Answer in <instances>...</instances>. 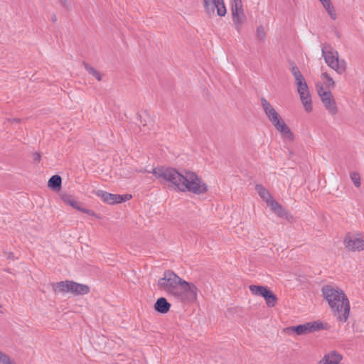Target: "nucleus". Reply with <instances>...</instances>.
<instances>
[{
  "label": "nucleus",
  "mask_w": 364,
  "mask_h": 364,
  "mask_svg": "<svg viewBox=\"0 0 364 364\" xmlns=\"http://www.w3.org/2000/svg\"><path fill=\"white\" fill-rule=\"evenodd\" d=\"M137 172L151 173L154 178L161 182L168 183L173 188L181 192H190L196 195H204L209 191L206 182L196 173L184 170H178L164 166H157L149 170L140 168Z\"/></svg>",
  "instance_id": "1"
},
{
  "label": "nucleus",
  "mask_w": 364,
  "mask_h": 364,
  "mask_svg": "<svg viewBox=\"0 0 364 364\" xmlns=\"http://www.w3.org/2000/svg\"><path fill=\"white\" fill-rule=\"evenodd\" d=\"M321 291L333 316L339 321L346 322L350 314V302L343 290L336 286L326 285Z\"/></svg>",
  "instance_id": "2"
},
{
  "label": "nucleus",
  "mask_w": 364,
  "mask_h": 364,
  "mask_svg": "<svg viewBox=\"0 0 364 364\" xmlns=\"http://www.w3.org/2000/svg\"><path fill=\"white\" fill-rule=\"evenodd\" d=\"M291 73L294 79V84L299 100L306 113L309 114L313 112V101L311 94L307 84V82L296 65L291 67Z\"/></svg>",
  "instance_id": "3"
},
{
  "label": "nucleus",
  "mask_w": 364,
  "mask_h": 364,
  "mask_svg": "<svg viewBox=\"0 0 364 364\" xmlns=\"http://www.w3.org/2000/svg\"><path fill=\"white\" fill-rule=\"evenodd\" d=\"M322 56L326 65L338 75H342L347 70L345 59L339 57L338 52L330 46H323L321 48Z\"/></svg>",
  "instance_id": "4"
},
{
  "label": "nucleus",
  "mask_w": 364,
  "mask_h": 364,
  "mask_svg": "<svg viewBox=\"0 0 364 364\" xmlns=\"http://www.w3.org/2000/svg\"><path fill=\"white\" fill-rule=\"evenodd\" d=\"M199 293L200 290L196 284L182 279L174 298L183 304H195Z\"/></svg>",
  "instance_id": "5"
},
{
  "label": "nucleus",
  "mask_w": 364,
  "mask_h": 364,
  "mask_svg": "<svg viewBox=\"0 0 364 364\" xmlns=\"http://www.w3.org/2000/svg\"><path fill=\"white\" fill-rule=\"evenodd\" d=\"M182 278L172 271H166L159 279L157 287L168 295L175 296Z\"/></svg>",
  "instance_id": "6"
},
{
  "label": "nucleus",
  "mask_w": 364,
  "mask_h": 364,
  "mask_svg": "<svg viewBox=\"0 0 364 364\" xmlns=\"http://www.w3.org/2000/svg\"><path fill=\"white\" fill-rule=\"evenodd\" d=\"M343 245L348 252L364 251V233L358 230L346 232L343 237Z\"/></svg>",
  "instance_id": "7"
},
{
  "label": "nucleus",
  "mask_w": 364,
  "mask_h": 364,
  "mask_svg": "<svg viewBox=\"0 0 364 364\" xmlns=\"http://www.w3.org/2000/svg\"><path fill=\"white\" fill-rule=\"evenodd\" d=\"M322 328L323 326L321 323L312 321L284 328L283 333L288 336H306L318 331Z\"/></svg>",
  "instance_id": "8"
},
{
  "label": "nucleus",
  "mask_w": 364,
  "mask_h": 364,
  "mask_svg": "<svg viewBox=\"0 0 364 364\" xmlns=\"http://www.w3.org/2000/svg\"><path fill=\"white\" fill-rule=\"evenodd\" d=\"M201 2L208 17H224L227 14L225 0H201Z\"/></svg>",
  "instance_id": "9"
},
{
  "label": "nucleus",
  "mask_w": 364,
  "mask_h": 364,
  "mask_svg": "<svg viewBox=\"0 0 364 364\" xmlns=\"http://www.w3.org/2000/svg\"><path fill=\"white\" fill-rule=\"evenodd\" d=\"M230 6L233 25L239 30L247 22L243 3L242 0H230Z\"/></svg>",
  "instance_id": "10"
},
{
  "label": "nucleus",
  "mask_w": 364,
  "mask_h": 364,
  "mask_svg": "<svg viewBox=\"0 0 364 364\" xmlns=\"http://www.w3.org/2000/svg\"><path fill=\"white\" fill-rule=\"evenodd\" d=\"M249 289L252 295L263 297L268 307L276 306L278 299L267 287L252 284L249 287Z\"/></svg>",
  "instance_id": "11"
},
{
  "label": "nucleus",
  "mask_w": 364,
  "mask_h": 364,
  "mask_svg": "<svg viewBox=\"0 0 364 364\" xmlns=\"http://www.w3.org/2000/svg\"><path fill=\"white\" fill-rule=\"evenodd\" d=\"M95 195L99 197L104 203L112 205L129 200L132 198V195L130 194H113L102 190H98L95 191Z\"/></svg>",
  "instance_id": "12"
},
{
  "label": "nucleus",
  "mask_w": 364,
  "mask_h": 364,
  "mask_svg": "<svg viewBox=\"0 0 364 364\" xmlns=\"http://www.w3.org/2000/svg\"><path fill=\"white\" fill-rule=\"evenodd\" d=\"M335 87V81L326 72L322 73L319 80L316 82V90L318 95L331 92Z\"/></svg>",
  "instance_id": "13"
},
{
  "label": "nucleus",
  "mask_w": 364,
  "mask_h": 364,
  "mask_svg": "<svg viewBox=\"0 0 364 364\" xmlns=\"http://www.w3.org/2000/svg\"><path fill=\"white\" fill-rule=\"evenodd\" d=\"M60 198L65 204L70 205L73 208L89 215L95 216V213L92 210L83 208L81 203L76 200L72 195L63 193L60 195Z\"/></svg>",
  "instance_id": "14"
},
{
  "label": "nucleus",
  "mask_w": 364,
  "mask_h": 364,
  "mask_svg": "<svg viewBox=\"0 0 364 364\" xmlns=\"http://www.w3.org/2000/svg\"><path fill=\"white\" fill-rule=\"evenodd\" d=\"M272 124L284 139L288 141H292L294 139L293 132L282 117L273 122Z\"/></svg>",
  "instance_id": "15"
},
{
  "label": "nucleus",
  "mask_w": 364,
  "mask_h": 364,
  "mask_svg": "<svg viewBox=\"0 0 364 364\" xmlns=\"http://www.w3.org/2000/svg\"><path fill=\"white\" fill-rule=\"evenodd\" d=\"M321 101L331 115H335L338 112V107L331 92L318 95Z\"/></svg>",
  "instance_id": "16"
},
{
  "label": "nucleus",
  "mask_w": 364,
  "mask_h": 364,
  "mask_svg": "<svg viewBox=\"0 0 364 364\" xmlns=\"http://www.w3.org/2000/svg\"><path fill=\"white\" fill-rule=\"evenodd\" d=\"M261 105L266 117L271 123L282 117L273 105L266 99L262 98Z\"/></svg>",
  "instance_id": "17"
},
{
  "label": "nucleus",
  "mask_w": 364,
  "mask_h": 364,
  "mask_svg": "<svg viewBox=\"0 0 364 364\" xmlns=\"http://www.w3.org/2000/svg\"><path fill=\"white\" fill-rule=\"evenodd\" d=\"M343 356L336 350L326 353L317 364H341Z\"/></svg>",
  "instance_id": "18"
},
{
  "label": "nucleus",
  "mask_w": 364,
  "mask_h": 364,
  "mask_svg": "<svg viewBox=\"0 0 364 364\" xmlns=\"http://www.w3.org/2000/svg\"><path fill=\"white\" fill-rule=\"evenodd\" d=\"M270 209L279 217L284 219H289V214L288 212L282 207V205L279 203L274 199L272 200L267 205Z\"/></svg>",
  "instance_id": "19"
},
{
  "label": "nucleus",
  "mask_w": 364,
  "mask_h": 364,
  "mask_svg": "<svg viewBox=\"0 0 364 364\" xmlns=\"http://www.w3.org/2000/svg\"><path fill=\"white\" fill-rule=\"evenodd\" d=\"M70 290V294L74 295H85L90 292V287L87 285L79 284L72 281Z\"/></svg>",
  "instance_id": "20"
},
{
  "label": "nucleus",
  "mask_w": 364,
  "mask_h": 364,
  "mask_svg": "<svg viewBox=\"0 0 364 364\" xmlns=\"http://www.w3.org/2000/svg\"><path fill=\"white\" fill-rule=\"evenodd\" d=\"M72 281H62L53 284V289L55 293H70Z\"/></svg>",
  "instance_id": "21"
},
{
  "label": "nucleus",
  "mask_w": 364,
  "mask_h": 364,
  "mask_svg": "<svg viewBox=\"0 0 364 364\" xmlns=\"http://www.w3.org/2000/svg\"><path fill=\"white\" fill-rule=\"evenodd\" d=\"M255 190L259 197L266 203L267 205L274 200L269 191L263 186L260 184L256 185Z\"/></svg>",
  "instance_id": "22"
},
{
  "label": "nucleus",
  "mask_w": 364,
  "mask_h": 364,
  "mask_svg": "<svg viewBox=\"0 0 364 364\" xmlns=\"http://www.w3.org/2000/svg\"><path fill=\"white\" fill-rule=\"evenodd\" d=\"M170 307L171 304L164 297L157 299L156 302L154 304L155 310L161 314L167 313L169 311Z\"/></svg>",
  "instance_id": "23"
},
{
  "label": "nucleus",
  "mask_w": 364,
  "mask_h": 364,
  "mask_svg": "<svg viewBox=\"0 0 364 364\" xmlns=\"http://www.w3.org/2000/svg\"><path fill=\"white\" fill-rule=\"evenodd\" d=\"M321 6L331 20L336 21L338 18V13L332 0Z\"/></svg>",
  "instance_id": "24"
},
{
  "label": "nucleus",
  "mask_w": 364,
  "mask_h": 364,
  "mask_svg": "<svg viewBox=\"0 0 364 364\" xmlns=\"http://www.w3.org/2000/svg\"><path fill=\"white\" fill-rule=\"evenodd\" d=\"M62 179L58 175L53 176L48 181V187L54 191H59L61 188Z\"/></svg>",
  "instance_id": "25"
},
{
  "label": "nucleus",
  "mask_w": 364,
  "mask_h": 364,
  "mask_svg": "<svg viewBox=\"0 0 364 364\" xmlns=\"http://www.w3.org/2000/svg\"><path fill=\"white\" fill-rule=\"evenodd\" d=\"M85 68L88 73L91 75L92 77H94L97 81L102 80V74L99 70L88 65H87Z\"/></svg>",
  "instance_id": "26"
},
{
  "label": "nucleus",
  "mask_w": 364,
  "mask_h": 364,
  "mask_svg": "<svg viewBox=\"0 0 364 364\" xmlns=\"http://www.w3.org/2000/svg\"><path fill=\"white\" fill-rule=\"evenodd\" d=\"M350 178L354 186L357 188H359L361 185L360 182V176L356 171H352L350 173Z\"/></svg>",
  "instance_id": "27"
},
{
  "label": "nucleus",
  "mask_w": 364,
  "mask_h": 364,
  "mask_svg": "<svg viewBox=\"0 0 364 364\" xmlns=\"http://www.w3.org/2000/svg\"><path fill=\"white\" fill-rule=\"evenodd\" d=\"M0 363L1 364H16L7 354L0 350Z\"/></svg>",
  "instance_id": "28"
},
{
  "label": "nucleus",
  "mask_w": 364,
  "mask_h": 364,
  "mask_svg": "<svg viewBox=\"0 0 364 364\" xmlns=\"http://www.w3.org/2000/svg\"><path fill=\"white\" fill-rule=\"evenodd\" d=\"M57 1H58V4H60V6L65 9H68L70 6L69 0H57Z\"/></svg>",
  "instance_id": "29"
},
{
  "label": "nucleus",
  "mask_w": 364,
  "mask_h": 364,
  "mask_svg": "<svg viewBox=\"0 0 364 364\" xmlns=\"http://www.w3.org/2000/svg\"><path fill=\"white\" fill-rule=\"evenodd\" d=\"M257 36L259 38H261V39L263 38L265 36L264 30L259 28L257 30Z\"/></svg>",
  "instance_id": "30"
},
{
  "label": "nucleus",
  "mask_w": 364,
  "mask_h": 364,
  "mask_svg": "<svg viewBox=\"0 0 364 364\" xmlns=\"http://www.w3.org/2000/svg\"><path fill=\"white\" fill-rule=\"evenodd\" d=\"M40 159H41V156H40V154H35V158H34V159H35L36 161H40Z\"/></svg>",
  "instance_id": "31"
},
{
  "label": "nucleus",
  "mask_w": 364,
  "mask_h": 364,
  "mask_svg": "<svg viewBox=\"0 0 364 364\" xmlns=\"http://www.w3.org/2000/svg\"><path fill=\"white\" fill-rule=\"evenodd\" d=\"M1 307V305L0 304V308Z\"/></svg>",
  "instance_id": "32"
}]
</instances>
